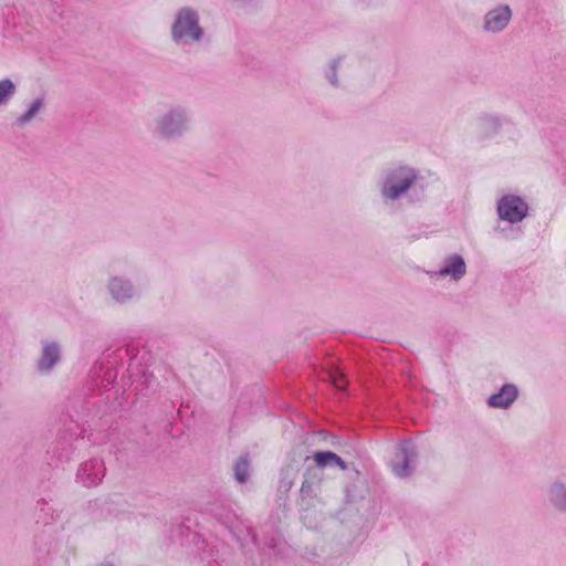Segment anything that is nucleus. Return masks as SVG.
Wrapping results in <instances>:
<instances>
[{
	"mask_svg": "<svg viewBox=\"0 0 566 566\" xmlns=\"http://www.w3.org/2000/svg\"><path fill=\"white\" fill-rule=\"evenodd\" d=\"M205 36V30L199 23V14L189 7L177 11L171 25V39L180 46L199 43Z\"/></svg>",
	"mask_w": 566,
	"mask_h": 566,
	"instance_id": "1",
	"label": "nucleus"
},
{
	"mask_svg": "<svg viewBox=\"0 0 566 566\" xmlns=\"http://www.w3.org/2000/svg\"><path fill=\"white\" fill-rule=\"evenodd\" d=\"M416 179L412 169L398 167L390 170L382 182L381 195L384 198L396 200L405 193Z\"/></svg>",
	"mask_w": 566,
	"mask_h": 566,
	"instance_id": "2",
	"label": "nucleus"
},
{
	"mask_svg": "<svg viewBox=\"0 0 566 566\" xmlns=\"http://www.w3.org/2000/svg\"><path fill=\"white\" fill-rule=\"evenodd\" d=\"M189 117L181 108H172L157 120L156 132L164 137H172L188 129Z\"/></svg>",
	"mask_w": 566,
	"mask_h": 566,
	"instance_id": "3",
	"label": "nucleus"
},
{
	"mask_svg": "<svg viewBox=\"0 0 566 566\" xmlns=\"http://www.w3.org/2000/svg\"><path fill=\"white\" fill-rule=\"evenodd\" d=\"M496 209L501 220L518 223L527 216L528 205L518 196L506 195L497 201Z\"/></svg>",
	"mask_w": 566,
	"mask_h": 566,
	"instance_id": "4",
	"label": "nucleus"
},
{
	"mask_svg": "<svg viewBox=\"0 0 566 566\" xmlns=\"http://www.w3.org/2000/svg\"><path fill=\"white\" fill-rule=\"evenodd\" d=\"M105 475V465L101 459H91L77 470V481L85 486L97 485Z\"/></svg>",
	"mask_w": 566,
	"mask_h": 566,
	"instance_id": "5",
	"label": "nucleus"
},
{
	"mask_svg": "<svg viewBox=\"0 0 566 566\" xmlns=\"http://www.w3.org/2000/svg\"><path fill=\"white\" fill-rule=\"evenodd\" d=\"M417 453L411 442L405 441L397 448L395 462L391 468L394 473L399 478H406L411 473L410 463Z\"/></svg>",
	"mask_w": 566,
	"mask_h": 566,
	"instance_id": "6",
	"label": "nucleus"
},
{
	"mask_svg": "<svg viewBox=\"0 0 566 566\" xmlns=\"http://www.w3.org/2000/svg\"><path fill=\"white\" fill-rule=\"evenodd\" d=\"M512 18L509 6H499L484 15V29L489 32H500L506 28Z\"/></svg>",
	"mask_w": 566,
	"mask_h": 566,
	"instance_id": "7",
	"label": "nucleus"
},
{
	"mask_svg": "<svg viewBox=\"0 0 566 566\" xmlns=\"http://www.w3.org/2000/svg\"><path fill=\"white\" fill-rule=\"evenodd\" d=\"M467 272V266L463 258L459 254H453L444 260V265L438 271L440 276H451L454 280H460Z\"/></svg>",
	"mask_w": 566,
	"mask_h": 566,
	"instance_id": "8",
	"label": "nucleus"
},
{
	"mask_svg": "<svg viewBox=\"0 0 566 566\" xmlns=\"http://www.w3.org/2000/svg\"><path fill=\"white\" fill-rule=\"evenodd\" d=\"M516 397V387L513 385H504L499 392L490 396L488 402L494 408H507Z\"/></svg>",
	"mask_w": 566,
	"mask_h": 566,
	"instance_id": "9",
	"label": "nucleus"
},
{
	"mask_svg": "<svg viewBox=\"0 0 566 566\" xmlns=\"http://www.w3.org/2000/svg\"><path fill=\"white\" fill-rule=\"evenodd\" d=\"M60 359V347L55 343H48L43 346L42 356L39 359L40 371L48 373Z\"/></svg>",
	"mask_w": 566,
	"mask_h": 566,
	"instance_id": "10",
	"label": "nucleus"
},
{
	"mask_svg": "<svg viewBox=\"0 0 566 566\" xmlns=\"http://www.w3.org/2000/svg\"><path fill=\"white\" fill-rule=\"evenodd\" d=\"M108 289L113 298L116 300L117 302L127 301L134 294L132 284L118 277H114L111 281Z\"/></svg>",
	"mask_w": 566,
	"mask_h": 566,
	"instance_id": "11",
	"label": "nucleus"
},
{
	"mask_svg": "<svg viewBox=\"0 0 566 566\" xmlns=\"http://www.w3.org/2000/svg\"><path fill=\"white\" fill-rule=\"evenodd\" d=\"M313 458H314L315 463L319 468H325V467H329V465H337L342 470H346L347 469V465L342 460V458L338 457L336 453H334L332 451L316 452V453H314Z\"/></svg>",
	"mask_w": 566,
	"mask_h": 566,
	"instance_id": "12",
	"label": "nucleus"
},
{
	"mask_svg": "<svg viewBox=\"0 0 566 566\" xmlns=\"http://www.w3.org/2000/svg\"><path fill=\"white\" fill-rule=\"evenodd\" d=\"M548 500L556 509L566 511V485L554 483L548 491Z\"/></svg>",
	"mask_w": 566,
	"mask_h": 566,
	"instance_id": "13",
	"label": "nucleus"
},
{
	"mask_svg": "<svg viewBox=\"0 0 566 566\" xmlns=\"http://www.w3.org/2000/svg\"><path fill=\"white\" fill-rule=\"evenodd\" d=\"M44 105L43 98H35L28 109L17 118V124L23 126L30 123L42 109Z\"/></svg>",
	"mask_w": 566,
	"mask_h": 566,
	"instance_id": "14",
	"label": "nucleus"
},
{
	"mask_svg": "<svg viewBox=\"0 0 566 566\" xmlns=\"http://www.w3.org/2000/svg\"><path fill=\"white\" fill-rule=\"evenodd\" d=\"M15 84L10 78L0 81V106L6 105L15 94Z\"/></svg>",
	"mask_w": 566,
	"mask_h": 566,
	"instance_id": "15",
	"label": "nucleus"
},
{
	"mask_svg": "<svg viewBox=\"0 0 566 566\" xmlns=\"http://www.w3.org/2000/svg\"><path fill=\"white\" fill-rule=\"evenodd\" d=\"M249 462L245 458H240L234 464V476L237 481L243 483L249 478Z\"/></svg>",
	"mask_w": 566,
	"mask_h": 566,
	"instance_id": "16",
	"label": "nucleus"
},
{
	"mask_svg": "<svg viewBox=\"0 0 566 566\" xmlns=\"http://www.w3.org/2000/svg\"><path fill=\"white\" fill-rule=\"evenodd\" d=\"M328 377L333 386L339 390L346 388L347 381L344 378V375L338 369H333L328 373Z\"/></svg>",
	"mask_w": 566,
	"mask_h": 566,
	"instance_id": "17",
	"label": "nucleus"
},
{
	"mask_svg": "<svg viewBox=\"0 0 566 566\" xmlns=\"http://www.w3.org/2000/svg\"><path fill=\"white\" fill-rule=\"evenodd\" d=\"M483 129L489 134L495 132L499 127V119L493 116H488L482 119Z\"/></svg>",
	"mask_w": 566,
	"mask_h": 566,
	"instance_id": "18",
	"label": "nucleus"
},
{
	"mask_svg": "<svg viewBox=\"0 0 566 566\" xmlns=\"http://www.w3.org/2000/svg\"><path fill=\"white\" fill-rule=\"evenodd\" d=\"M335 70H336V62H334V64L332 65L331 73L327 75L328 81H329V82H331V84H333V85H336V84H337Z\"/></svg>",
	"mask_w": 566,
	"mask_h": 566,
	"instance_id": "19",
	"label": "nucleus"
}]
</instances>
